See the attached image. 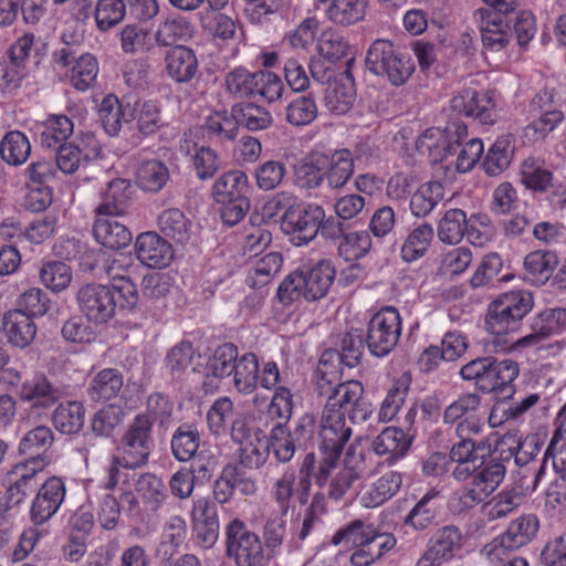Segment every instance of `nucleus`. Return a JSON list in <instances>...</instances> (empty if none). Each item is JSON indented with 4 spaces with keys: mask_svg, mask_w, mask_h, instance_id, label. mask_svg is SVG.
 Returning a JSON list of instances; mask_svg holds the SVG:
<instances>
[{
    "mask_svg": "<svg viewBox=\"0 0 566 566\" xmlns=\"http://www.w3.org/2000/svg\"><path fill=\"white\" fill-rule=\"evenodd\" d=\"M160 232L179 244H186L191 237V221L177 208L164 210L157 218Z\"/></svg>",
    "mask_w": 566,
    "mask_h": 566,
    "instance_id": "nucleus-40",
    "label": "nucleus"
},
{
    "mask_svg": "<svg viewBox=\"0 0 566 566\" xmlns=\"http://www.w3.org/2000/svg\"><path fill=\"white\" fill-rule=\"evenodd\" d=\"M483 443L474 440H458L452 444L449 455L452 463V476L459 482H464L474 473L479 462L484 459L479 454Z\"/></svg>",
    "mask_w": 566,
    "mask_h": 566,
    "instance_id": "nucleus-26",
    "label": "nucleus"
},
{
    "mask_svg": "<svg viewBox=\"0 0 566 566\" xmlns=\"http://www.w3.org/2000/svg\"><path fill=\"white\" fill-rule=\"evenodd\" d=\"M227 92L235 98L260 97L268 103L281 98L284 84L279 75L270 71L250 72L239 66L224 76Z\"/></svg>",
    "mask_w": 566,
    "mask_h": 566,
    "instance_id": "nucleus-5",
    "label": "nucleus"
},
{
    "mask_svg": "<svg viewBox=\"0 0 566 566\" xmlns=\"http://www.w3.org/2000/svg\"><path fill=\"white\" fill-rule=\"evenodd\" d=\"M363 349L364 344L361 335L357 332H347L339 335L338 348L336 350L326 352L321 360H325L328 364L327 359L336 356L342 364L353 368L360 361Z\"/></svg>",
    "mask_w": 566,
    "mask_h": 566,
    "instance_id": "nucleus-52",
    "label": "nucleus"
},
{
    "mask_svg": "<svg viewBox=\"0 0 566 566\" xmlns=\"http://www.w3.org/2000/svg\"><path fill=\"white\" fill-rule=\"evenodd\" d=\"M136 492L150 511H157L168 499L167 488L163 479L154 473H143L138 476Z\"/></svg>",
    "mask_w": 566,
    "mask_h": 566,
    "instance_id": "nucleus-48",
    "label": "nucleus"
},
{
    "mask_svg": "<svg viewBox=\"0 0 566 566\" xmlns=\"http://www.w3.org/2000/svg\"><path fill=\"white\" fill-rule=\"evenodd\" d=\"M473 19L485 50L499 52L507 46L511 40L510 27L500 15L490 9L481 8L474 11Z\"/></svg>",
    "mask_w": 566,
    "mask_h": 566,
    "instance_id": "nucleus-22",
    "label": "nucleus"
},
{
    "mask_svg": "<svg viewBox=\"0 0 566 566\" xmlns=\"http://www.w3.org/2000/svg\"><path fill=\"white\" fill-rule=\"evenodd\" d=\"M85 409L78 401H66L60 403L53 415L54 428L63 434H75L84 426Z\"/></svg>",
    "mask_w": 566,
    "mask_h": 566,
    "instance_id": "nucleus-47",
    "label": "nucleus"
},
{
    "mask_svg": "<svg viewBox=\"0 0 566 566\" xmlns=\"http://www.w3.org/2000/svg\"><path fill=\"white\" fill-rule=\"evenodd\" d=\"M317 395L325 399L323 409L343 413L352 423L365 422L373 413V405L364 398V386L358 380L339 381L338 370L319 360L315 374Z\"/></svg>",
    "mask_w": 566,
    "mask_h": 566,
    "instance_id": "nucleus-1",
    "label": "nucleus"
},
{
    "mask_svg": "<svg viewBox=\"0 0 566 566\" xmlns=\"http://www.w3.org/2000/svg\"><path fill=\"white\" fill-rule=\"evenodd\" d=\"M73 130V122L66 115H50L42 124L40 143L44 148L55 149L65 144Z\"/></svg>",
    "mask_w": 566,
    "mask_h": 566,
    "instance_id": "nucleus-46",
    "label": "nucleus"
},
{
    "mask_svg": "<svg viewBox=\"0 0 566 566\" xmlns=\"http://www.w3.org/2000/svg\"><path fill=\"white\" fill-rule=\"evenodd\" d=\"M249 191L248 176L241 170L223 174L213 185V197L217 202L248 198Z\"/></svg>",
    "mask_w": 566,
    "mask_h": 566,
    "instance_id": "nucleus-38",
    "label": "nucleus"
},
{
    "mask_svg": "<svg viewBox=\"0 0 566 566\" xmlns=\"http://www.w3.org/2000/svg\"><path fill=\"white\" fill-rule=\"evenodd\" d=\"M30 154V142L28 137L19 130L7 133L0 143L1 158L10 166L24 164Z\"/></svg>",
    "mask_w": 566,
    "mask_h": 566,
    "instance_id": "nucleus-54",
    "label": "nucleus"
},
{
    "mask_svg": "<svg viewBox=\"0 0 566 566\" xmlns=\"http://www.w3.org/2000/svg\"><path fill=\"white\" fill-rule=\"evenodd\" d=\"M311 490L302 489L301 481L297 479L296 471L293 468H285L284 471L274 478L269 485L270 497L275 502L279 512L286 515L293 500L301 505H306L310 500Z\"/></svg>",
    "mask_w": 566,
    "mask_h": 566,
    "instance_id": "nucleus-19",
    "label": "nucleus"
},
{
    "mask_svg": "<svg viewBox=\"0 0 566 566\" xmlns=\"http://www.w3.org/2000/svg\"><path fill=\"white\" fill-rule=\"evenodd\" d=\"M196 358L200 359L201 356L196 354L192 344L189 342H180L168 352L165 365L174 378H179L188 368L196 370L193 366Z\"/></svg>",
    "mask_w": 566,
    "mask_h": 566,
    "instance_id": "nucleus-62",
    "label": "nucleus"
},
{
    "mask_svg": "<svg viewBox=\"0 0 566 566\" xmlns=\"http://www.w3.org/2000/svg\"><path fill=\"white\" fill-rule=\"evenodd\" d=\"M411 446V438L398 427L385 428L371 442L373 451L379 457H386L389 464L403 458Z\"/></svg>",
    "mask_w": 566,
    "mask_h": 566,
    "instance_id": "nucleus-29",
    "label": "nucleus"
},
{
    "mask_svg": "<svg viewBox=\"0 0 566 566\" xmlns=\"http://www.w3.org/2000/svg\"><path fill=\"white\" fill-rule=\"evenodd\" d=\"M539 520L534 514H523L510 522L507 528L485 544L481 554L491 563L502 562L510 553L530 544L537 535Z\"/></svg>",
    "mask_w": 566,
    "mask_h": 566,
    "instance_id": "nucleus-9",
    "label": "nucleus"
},
{
    "mask_svg": "<svg viewBox=\"0 0 566 566\" xmlns=\"http://www.w3.org/2000/svg\"><path fill=\"white\" fill-rule=\"evenodd\" d=\"M522 184L534 191H546L552 186L553 174L536 158H527L521 166Z\"/></svg>",
    "mask_w": 566,
    "mask_h": 566,
    "instance_id": "nucleus-59",
    "label": "nucleus"
},
{
    "mask_svg": "<svg viewBox=\"0 0 566 566\" xmlns=\"http://www.w3.org/2000/svg\"><path fill=\"white\" fill-rule=\"evenodd\" d=\"M304 279V287L306 292V301L314 302L324 297L334 279L335 268L331 260L322 259L314 265H302L297 269Z\"/></svg>",
    "mask_w": 566,
    "mask_h": 566,
    "instance_id": "nucleus-25",
    "label": "nucleus"
},
{
    "mask_svg": "<svg viewBox=\"0 0 566 566\" xmlns=\"http://www.w3.org/2000/svg\"><path fill=\"white\" fill-rule=\"evenodd\" d=\"M505 465L501 459L491 455L488 460L479 462L474 473L470 475L471 482L478 492L485 493V497L491 495L503 482L505 476Z\"/></svg>",
    "mask_w": 566,
    "mask_h": 566,
    "instance_id": "nucleus-33",
    "label": "nucleus"
},
{
    "mask_svg": "<svg viewBox=\"0 0 566 566\" xmlns=\"http://www.w3.org/2000/svg\"><path fill=\"white\" fill-rule=\"evenodd\" d=\"M226 553L235 566H261L268 554L261 537L240 518L226 527Z\"/></svg>",
    "mask_w": 566,
    "mask_h": 566,
    "instance_id": "nucleus-11",
    "label": "nucleus"
},
{
    "mask_svg": "<svg viewBox=\"0 0 566 566\" xmlns=\"http://www.w3.org/2000/svg\"><path fill=\"white\" fill-rule=\"evenodd\" d=\"M401 334V317L392 306L375 313L367 326L366 345L373 356L385 357L398 344Z\"/></svg>",
    "mask_w": 566,
    "mask_h": 566,
    "instance_id": "nucleus-12",
    "label": "nucleus"
},
{
    "mask_svg": "<svg viewBox=\"0 0 566 566\" xmlns=\"http://www.w3.org/2000/svg\"><path fill=\"white\" fill-rule=\"evenodd\" d=\"M512 158L513 148L511 140L509 137H500L488 150L482 167L489 176H497L510 166Z\"/></svg>",
    "mask_w": 566,
    "mask_h": 566,
    "instance_id": "nucleus-61",
    "label": "nucleus"
},
{
    "mask_svg": "<svg viewBox=\"0 0 566 566\" xmlns=\"http://www.w3.org/2000/svg\"><path fill=\"white\" fill-rule=\"evenodd\" d=\"M128 118L136 122L137 130L144 136L155 134L164 125L160 105L155 101L136 103L133 109L128 107Z\"/></svg>",
    "mask_w": 566,
    "mask_h": 566,
    "instance_id": "nucleus-45",
    "label": "nucleus"
},
{
    "mask_svg": "<svg viewBox=\"0 0 566 566\" xmlns=\"http://www.w3.org/2000/svg\"><path fill=\"white\" fill-rule=\"evenodd\" d=\"M123 385V375L118 369L104 368L92 377L86 392L93 401H108L119 395Z\"/></svg>",
    "mask_w": 566,
    "mask_h": 566,
    "instance_id": "nucleus-34",
    "label": "nucleus"
},
{
    "mask_svg": "<svg viewBox=\"0 0 566 566\" xmlns=\"http://www.w3.org/2000/svg\"><path fill=\"white\" fill-rule=\"evenodd\" d=\"M371 249V238L367 231H347L337 245V254L346 262H354L367 255Z\"/></svg>",
    "mask_w": 566,
    "mask_h": 566,
    "instance_id": "nucleus-64",
    "label": "nucleus"
},
{
    "mask_svg": "<svg viewBox=\"0 0 566 566\" xmlns=\"http://www.w3.org/2000/svg\"><path fill=\"white\" fill-rule=\"evenodd\" d=\"M114 217L98 218L93 227L94 237L102 245L113 250L126 248L133 239L128 228Z\"/></svg>",
    "mask_w": 566,
    "mask_h": 566,
    "instance_id": "nucleus-35",
    "label": "nucleus"
},
{
    "mask_svg": "<svg viewBox=\"0 0 566 566\" xmlns=\"http://www.w3.org/2000/svg\"><path fill=\"white\" fill-rule=\"evenodd\" d=\"M283 258L279 252H271L255 261L249 272L247 283L250 287L261 289L268 285L280 272Z\"/></svg>",
    "mask_w": 566,
    "mask_h": 566,
    "instance_id": "nucleus-56",
    "label": "nucleus"
},
{
    "mask_svg": "<svg viewBox=\"0 0 566 566\" xmlns=\"http://www.w3.org/2000/svg\"><path fill=\"white\" fill-rule=\"evenodd\" d=\"M275 199L279 205L286 206L282 216V230L292 235L295 245H304L313 241L319 231V222L325 217V210L316 203H297L289 192H280Z\"/></svg>",
    "mask_w": 566,
    "mask_h": 566,
    "instance_id": "nucleus-3",
    "label": "nucleus"
},
{
    "mask_svg": "<svg viewBox=\"0 0 566 566\" xmlns=\"http://www.w3.org/2000/svg\"><path fill=\"white\" fill-rule=\"evenodd\" d=\"M533 306V294L528 291L518 290L504 293L489 305L485 328L494 335L516 332Z\"/></svg>",
    "mask_w": 566,
    "mask_h": 566,
    "instance_id": "nucleus-4",
    "label": "nucleus"
},
{
    "mask_svg": "<svg viewBox=\"0 0 566 566\" xmlns=\"http://www.w3.org/2000/svg\"><path fill=\"white\" fill-rule=\"evenodd\" d=\"M443 132L432 127L423 132L417 140V149L421 154H427L432 163H440L449 155L455 154L457 148L461 146L459 139L467 136V126L464 124H453Z\"/></svg>",
    "mask_w": 566,
    "mask_h": 566,
    "instance_id": "nucleus-16",
    "label": "nucleus"
},
{
    "mask_svg": "<svg viewBox=\"0 0 566 566\" xmlns=\"http://www.w3.org/2000/svg\"><path fill=\"white\" fill-rule=\"evenodd\" d=\"M366 67L373 74L386 78L394 86L407 83L416 65L409 53L389 40H375L366 53Z\"/></svg>",
    "mask_w": 566,
    "mask_h": 566,
    "instance_id": "nucleus-2",
    "label": "nucleus"
},
{
    "mask_svg": "<svg viewBox=\"0 0 566 566\" xmlns=\"http://www.w3.org/2000/svg\"><path fill=\"white\" fill-rule=\"evenodd\" d=\"M66 495L64 481L59 476L46 479L36 490L29 507V518L34 526L49 522L62 506Z\"/></svg>",
    "mask_w": 566,
    "mask_h": 566,
    "instance_id": "nucleus-15",
    "label": "nucleus"
},
{
    "mask_svg": "<svg viewBox=\"0 0 566 566\" xmlns=\"http://www.w3.org/2000/svg\"><path fill=\"white\" fill-rule=\"evenodd\" d=\"M137 260L151 269H163L174 259L171 244L155 231L140 233L134 244Z\"/></svg>",
    "mask_w": 566,
    "mask_h": 566,
    "instance_id": "nucleus-21",
    "label": "nucleus"
},
{
    "mask_svg": "<svg viewBox=\"0 0 566 566\" xmlns=\"http://www.w3.org/2000/svg\"><path fill=\"white\" fill-rule=\"evenodd\" d=\"M62 397L61 389L55 386L43 373H36L25 379L19 389L21 401L35 408H50Z\"/></svg>",
    "mask_w": 566,
    "mask_h": 566,
    "instance_id": "nucleus-23",
    "label": "nucleus"
},
{
    "mask_svg": "<svg viewBox=\"0 0 566 566\" xmlns=\"http://www.w3.org/2000/svg\"><path fill=\"white\" fill-rule=\"evenodd\" d=\"M99 72L98 62L91 53L81 54L71 71V84L80 92H85L96 84Z\"/></svg>",
    "mask_w": 566,
    "mask_h": 566,
    "instance_id": "nucleus-60",
    "label": "nucleus"
},
{
    "mask_svg": "<svg viewBox=\"0 0 566 566\" xmlns=\"http://www.w3.org/2000/svg\"><path fill=\"white\" fill-rule=\"evenodd\" d=\"M468 235V217L462 209L447 210L437 224V237L440 242L457 245Z\"/></svg>",
    "mask_w": 566,
    "mask_h": 566,
    "instance_id": "nucleus-39",
    "label": "nucleus"
},
{
    "mask_svg": "<svg viewBox=\"0 0 566 566\" xmlns=\"http://www.w3.org/2000/svg\"><path fill=\"white\" fill-rule=\"evenodd\" d=\"M323 175L331 189L343 188L354 175V157L350 150L342 148L326 155Z\"/></svg>",
    "mask_w": 566,
    "mask_h": 566,
    "instance_id": "nucleus-32",
    "label": "nucleus"
},
{
    "mask_svg": "<svg viewBox=\"0 0 566 566\" xmlns=\"http://www.w3.org/2000/svg\"><path fill=\"white\" fill-rule=\"evenodd\" d=\"M167 75L176 83H189L198 72V60L195 51L185 45H176L165 55Z\"/></svg>",
    "mask_w": 566,
    "mask_h": 566,
    "instance_id": "nucleus-28",
    "label": "nucleus"
},
{
    "mask_svg": "<svg viewBox=\"0 0 566 566\" xmlns=\"http://www.w3.org/2000/svg\"><path fill=\"white\" fill-rule=\"evenodd\" d=\"M200 444V434L196 426L180 424L174 432L170 441L172 455L180 462L192 459Z\"/></svg>",
    "mask_w": 566,
    "mask_h": 566,
    "instance_id": "nucleus-50",
    "label": "nucleus"
},
{
    "mask_svg": "<svg viewBox=\"0 0 566 566\" xmlns=\"http://www.w3.org/2000/svg\"><path fill=\"white\" fill-rule=\"evenodd\" d=\"M193 25L182 15H170L160 21L155 32V41L160 46L172 45L178 41H187L192 36Z\"/></svg>",
    "mask_w": 566,
    "mask_h": 566,
    "instance_id": "nucleus-42",
    "label": "nucleus"
},
{
    "mask_svg": "<svg viewBox=\"0 0 566 566\" xmlns=\"http://www.w3.org/2000/svg\"><path fill=\"white\" fill-rule=\"evenodd\" d=\"M557 265L556 253L548 250L533 251L524 259L527 280L537 285L544 284L553 275Z\"/></svg>",
    "mask_w": 566,
    "mask_h": 566,
    "instance_id": "nucleus-41",
    "label": "nucleus"
},
{
    "mask_svg": "<svg viewBox=\"0 0 566 566\" xmlns=\"http://www.w3.org/2000/svg\"><path fill=\"white\" fill-rule=\"evenodd\" d=\"M444 197V187L440 181H428L420 185L410 195L409 209L413 217H428Z\"/></svg>",
    "mask_w": 566,
    "mask_h": 566,
    "instance_id": "nucleus-36",
    "label": "nucleus"
},
{
    "mask_svg": "<svg viewBox=\"0 0 566 566\" xmlns=\"http://www.w3.org/2000/svg\"><path fill=\"white\" fill-rule=\"evenodd\" d=\"M566 325V308H547L534 317L531 333L516 340L520 347L539 344L542 340L557 334Z\"/></svg>",
    "mask_w": 566,
    "mask_h": 566,
    "instance_id": "nucleus-24",
    "label": "nucleus"
},
{
    "mask_svg": "<svg viewBox=\"0 0 566 566\" xmlns=\"http://www.w3.org/2000/svg\"><path fill=\"white\" fill-rule=\"evenodd\" d=\"M136 180L144 191L158 192L169 180V170L159 160H146L138 167Z\"/></svg>",
    "mask_w": 566,
    "mask_h": 566,
    "instance_id": "nucleus-57",
    "label": "nucleus"
},
{
    "mask_svg": "<svg viewBox=\"0 0 566 566\" xmlns=\"http://www.w3.org/2000/svg\"><path fill=\"white\" fill-rule=\"evenodd\" d=\"M9 60L22 69L33 72L41 63L42 54L32 33L20 36L9 49Z\"/></svg>",
    "mask_w": 566,
    "mask_h": 566,
    "instance_id": "nucleus-51",
    "label": "nucleus"
},
{
    "mask_svg": "<svg viewBox=\"0 0 566 566\" xmlns=\"http://www.w3.org/2000/svg\"><path fill=\"white\" fill-rule=\"evenodd\" d=\"M366 0H334L325 8L327 19L342 27H349L365 18Z\"/></svg>",
    "mask_w": 566,
    "mask_h": 566,
    "instance_id": "nucleus-44",
    "label": "nucleus"
},
{
    "mask_svg": "<svg viewBox=\"0 0 566 566\" xmlns=\"http://www.w3.org/2000/svg\"><path fill=\"white\" fill-rule=\"evenodd\" d=\"M238 359V348L233 344L219 346L207 363V377L221 379L231 376Z\"/></svg>",
    "mask_w": 566,
    "mask_h": 566,
    "instance_id": "nucleus-63",
    "label": "nucleus"
},
{
    "mask_svg": "<svg viewBox=\"0 0 566 566\" xmlns=\"http://www.w3.org/2000/svg\"><path fill=\"white\" fill-rule=\"evenodd\" d=\"M439 497L438 490H428L403 517L402 525L415 532H424L432 527L437 523L440 512Z\"/></svg>",
    "mask_w": 566,
    "mask_h": 566,
    "instance_id": "nucleus-27",
    "label": "nucleus"
},
{
    "mask_svg": "<svg viewBox=\"0 0 566 566\" xmlns=\"http://www.w3.org/2000/svg\"><path fill=\"white\" fill-rule=\"evenodd\" d=\"M54 442V433L46 426H38L28 431L19 443V453L28 457L22 462L43 471L51 462L49 450Z\"/></svg>",
    "mask_w": 566,
    "mask_h": 566,
    "instance_id": "nucleus-20",
    "label": "nucleus"
},
{
    "mask_svg": "<svg viewBox=\"0 0 566 566\" xmlns=\"http://www.w3.org/2000/svg\"><path fill=\"white\" fill-rule=\"evenodd\" d=\"M286 515L282 512L271 514L264 522L262 535L263 547L268 558L277 555L286 537Z\"/></svg>",
    "mask_w": 566,
    "mask_h": 566,
    "instance_id": "nucleus-58",
    "label": "nucleus"
},
{
    "mask_svg": "<svg viewBox=\"0 0 566 566\" xmlns=\"http://www.w3.org/2000/svg\"><path fill=\"white\" fill-rule=\"evenodd\" d=\"M325 154H315L300 160L294 167L295 184L304 189L317 188L324 180Z\"/></svg>",
    "mask_w": 566,
    "mask_h": 566,
    "instance_id": "nucleus-49",
    "label": "nucleus"
},
{
    "mask_svg": "<svg viewBox=\"0 0 566 566\" xmlns=\"http://www.w3.org/2000/svg\"><path fill=\"white\" fill-rule=\"evenodd\" d=\"M81 313L95 324H104L115 315L117 303L113 289L99 283L81 286L76 293Z\"/></svg>",
    "mask_w": 566,
    "mask_h": 566,
    "instance_id": "nucleus-13",
    "label": "nucleus"
},
{
    "mask_svg": "<svg viewBox=\"0 0 566 566\" xmlns=\"http://www.w3.org/2000/svg\"><path fill=\"white\" fill-rule=\"evenodd\" d=\"M36 468L18 462L3 476L4 493L0 497V518L10 520L20 514V506L36 489Z\"/></svg>",
    "mask_w": 566,
    "mask_h": 566,
    "instance_id": "nucleus-10",
    "label": "nucleus"
},
{
    "mask_svg": "<svg viewBox=\"0 0 566 566\" xmlns=\"http://www.w3.org/2000/svg\"><path fill=\"white\" fill-rule=\"evenodd\" d=\"M452 112L472 117L482 125H493L496 120V107L490 92L464 88L451 101Z\"/></svg>",
    "mask_w": 566,
    "mask_h": 566,
    "instance_id": "nucleus-18",
    "label": "nucleus"
},
{
    "mask_svg": "<svg viewBox=\"0 0 566 566\" xmlns=\"http://www.w3.org/2000/svg\"><path fill=\"white\" fill-rule=\"evenodd\" d=\"M132 185L129 180L116 178L108 182L103 193L102 202L96 207V213L105 217L123 216L129 206L132 198Z\"/></svg>",
    "mask_w": 566,
    "mask_h": 566,
    "instance_id": "nucleus-31",
    "label": "nucleus"
},
{
    "mask_svg": "<svg viewBox=\"0 0 566 566\" xmlns=\"http://www.w3.org/2000/svg\"><path fill=\"white\" fill-rule=\"evenodd\" d=\"M460 375L464 380H473L481 391L492 392L511 385L518 376V366L512 359L485 356L462 366Z\"/></svg>",
    "mask_w": 566,
    "mask_h": 566,
    "instance_id": "nucleus-8",
    "label": "nucleus"
},
{
    "mask_svg": "<svg viewBox=\"0 0 566 566\" xmlns=\"http://www.w3.org/2000/svg\"><path fill=\"white\" fill-rule=\"evenodd\" d=\"M260 374L259 361L253 353H245L237 360L233 370V385L244 395L251 394L258 386Z\"/></svg>",
    "mask_w": 566,
    "mask_h": 566,
    "instance_id": "nucleus-53",
    "label": "nucleus"
},
{
    "mask_svg": "<svg viewBox=\"0 0 566 566\" xmlns=\"http://www.w3.org/2000/svg\"><path fill=\"white\" fill-rule=\"evenodd\" d=\"M2 328L8 343L18 348L30 346L38 332L33 318L19 311H10L4 314Z\"/></svg>",
    "mask_w": 566,
    "mask_h": 566,
    "instance_id": "nucleus-30",
    "label": "nucleus"
},
{
    "mask_svg": "<svg viewBox=\"0 0 566 566\" xmlns=\"http://www.w3.org/2000/svg\"><path fill=\"white\" fill-rule=\"evenodd\" d=\"M402 478L398 472H388L377 479L360 496L364 507H377L391 499L401 488Z\"/></svg>",
    "mask_w": 566,
    "mask_h": 566,
    "instance_id": "nucleus-37",
    "label": "nucleus"
},
{
    "mask_svg": "<svg viewBox=\"0 0 566 566\" xmlns=\"http://www.w3.org/2000/svg\"><path fill=\"white\" fill-rule=\"evenodd\" d=\"M99 122L109 136H116L120 132L122 123L129 122L128 112L119 103L118 98L113 95H106L98 106Z\"/></svg>",
    "mask_w": 566,
    "mask_h": 566,
    "instance_id": "nucleus-55",
    "label": "nucleus"
},
{
    "mask_svg": "<svg viewBox=\"0 0 566 566\" xmlns=\"http://www.w3.org/2000/svg\"><path fill=\"white\" fill-rule=\"evenodd\" d=\"M151 431V420L148 415H137L120 438L116 462L126 470L146 465L154 446Z\"/></svg>",
    "mask_w": 566,
    "mask_h": 566,
    "instance_id": "nucleus-7",
    "label": "nucleus"
},
{
    "mask_svg": "<svg viewBox=\"0 0 566 566\" xmlns=\"http://www.w3.org/2000/svg\"><path fill=\"white\" fill-rule=\"evenodd\" d=\"M352 434L353 430L345 415L322 409L318 438L319 450L324 458L319 462L317 471V481L319 483L325 482L328 470L333 468V459L340 457Z\"/></svg>",
    "mask_w": 566,
    "mask_h": 566,
    "instance_id": "nucleus-6",
    "label": "nucleus"
},
{
    "mask_svg": "<svg viewBox=\"0 0 566 566\" xmlns=\"http://www.w3.org/2000/svg\"><path fill=\"white\" fill-rule=\"evenodd\" d=\"M363 474V457L358 458L347 450L343 461L339 458L333 459V468L328 470V475L324 483L317 481V472L314 475L315 483L323 488L329 481L328 495L335 501L340 500L353 486V484L361 478Z\"/></svg>",
    "mask_w": 566,
    "mask_h": 566,
    "instance_id": "nucleus-17",
    "label": "nucleus"
},
{
    "mask_svg": "<svg viewBox=\"0 0 566 566\" xmlns=\"http://www.w3.org/2000/svg\"><path fill=\"white\" fill-rule=\"evenodd\" d=\"M463 547V535L455 525L438 528L429 538L423 554L416 566H442L451 562Z\"/></svg>",
    "mask_w": 566,
    "mask_h": 566,
    "instance_id": "nucleus-14",
    "label": "nucleus"
},
{
    "mask_svg": "<svg viewBox=\"0 0 566 566\" xmlns=\"http://www.w3.org/2000/svg\"><path fill=\"white\" fill-rule=\"evenodd\" d=\"M433 235V227L428 222L415 227L401 245L400 255L402 260L411 263L422 258L427 253Z\"/></svg>",
    "mask_w": 566,
    "mask_h": 566,
    "instance_id": "nucleus-43",
    "label": "nucleus"
}]
</instances>
